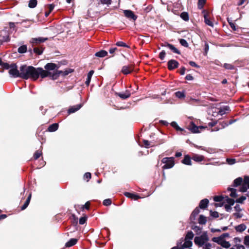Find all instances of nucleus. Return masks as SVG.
Returning <instances> with one entry per match:
<instances>
[{
    "mask_svg": "<svg viewBox=\"0 0 249 249\" xmlns=\"http://www.w3.org/2000/svg\"><path fill=\"white\" fill-rule=\"evenodd\" d=\"M161 162L165 164L162 166L163 169H170L175 165L174 158L173 157L164 158L161 160Z\"/></svg>",
    "mask_w": 249,
    "mask_h": 249,
    "instance_id": "3",
    "label": "nucleus"
},
{
    "mask_svg": "<svg viewBox=\"0 0 249 249\" xmlns=\"http://www.w3.org/2000/svg\"><path fill=\"white\" fill-rule=\"evenodd\" d=\"M209 203V201L208 199H203L200 201L198 207L201 209H205L208 207Z\"/></svg>",
    "mask_w": 249,
    "mask_h": 249,
    "instance_id": "16",
    "label": "nucleus"
},
{
    "mask_svg": "<svg viewBox=\"0 0 249 249\" xmlns=\"http://www.w3.org/2000/svg\"><path fill=\"white\" fill-rule=\"evenodd\" d=\"M88 219V217L86 215H85L83 217H81L79 219V224L80 225H83L86 223Z\"/></svg>",
    "mask_w": 249,
    "mask_h": 249,
    "instance_id": "48",
    "label": "nucleus"
},
{
    "mask_svg": "<svg viewBox=\"0 0 249 249\" xmlns=\"http://www.w3.org/2000/svg\"><path fill=\"white\" fill-rule=\"evenodd\" d=\"M107 55V52L105 50H101L96 52L95 55L98 57H104Z\"/></svg>",
    "mask_w": 249,
    "mask_h": 249,
    "instance_id": "30",
    "label": "nucleus"
},
{
    "mask_svg": "<svg viewBox=\"0 0 249 249\" xmlns=\"http://www.w3.org/2000/svg\"><path fill=\"white\" fill-rule=\"evenodd\" d=\"M0 40L2 42H8L10 40V37L9 36H2L0 35Z\"/></svg>",
    "mask_w": 249,
    "mask_h": 249,
    "instance_id": "50",
    "label": "nucleus"
},
{
    "mask_svg": "<svg viewBox=\"0 0 249 249\" xmlns=\"http://www.w3.org/2000/svg\"><path fill=\"white\" fill-rule=\"evenodd\" d=\"M41 155V153L39 152L38 151H36L34 155V159H38L40 157Z\"/></svg>",
    "mask_w": 249,
    "mask_h": 249,
    "instance_id": "62",
    "label": "nucleus"
},
{
    "mask_svg": "<svg viewBox=\"0 0 249 249\" xmlns=\"http://www.w3.org/2000/svg\"><path fill=\"white\" fill-rule=\"evenodd\" d=\"M244 243L248 248H249V235H247L245 237Z\"/></svg>",
    "mask_w": 249,
    "mask_h": 249,
    "instance_id": "57",
    "label": "nucleus"
},
{
    "mask_svg": "<svg viewBox=\"0 0 249 249\" xmlns=\"http://www.w3.org/2000/svg\"><path fill=\"white\" fill-rule=\"evenodd\" d=\"M124 195L128 197L131 198L132 199H134L135 200H137L138 199H140L141 198V197L137 195H136L135 194L131 193L129 192H125L124 193Z\"/></svg>",
    "mask_w": 249,
    "mask_h": 249,
    "instance_id": "17",
    "label": "nucleus"
},
{
    "mask_svg": "<svg viewBox=\"0 0 249 249\" xmlns=\"http://www.w3.org/2000/svg\"><path fill=\"white\" fill-rule=\"evenodd\" d=\"M27 51V46L25 45H23L20 46L18 49V52L20 53H23L26 52Z\"/></svg>",
    "mask_w": 249,
    "mask_h": 249,
    "instance_id": "37",
    "label": "nucleus"
},
{
    "mask_svg": "<svg viewBox=\"0 0 249 249\" xmlns=\"http://www.w3.org/2000/svg\"><path fill=\"white\" fill-rule=\"evenodd\" d=\"M162 46L168 47L174 53L178 54H181V52L177 48H176L173 45L168 42H165L164 44L162 45Z\"/></svg>",
    "mask_w": 249,
    "mask_h": 249,
    "instance_id": "11",
    "label": "nucleus"
},
{
    "mask_svg": "<svg viewBox=\"0 0 249 249\" xmlns=\"http://www.w3.org/2000/svg\"><path fill=\"white\" fill-rule=\"evenodd\" d=\"M246 199L247 197L246 196H242L239 198L236 199V200H234V203L236 202L237 203L243 204L244 201L246 200Z\"/></svg>",
    "mask_w": 249,
    "mask_h": 249,
    "instance_id": "40",
    "label": "nucleus"
},
{
    "mask_svg": "<svg viewBox=\"0 0 249 249\" xmlns=\"http://www.w3.org/2000/svg\"><path fill=\"white\" fill-rule=\"evenodd\" d=\"M210 215L214 218H218L219 217V213L217 212H213L212 210L210 211Z\"/></svg>",
    "mask_w": 249,
    "mask_h": 249,
    "instance_id": "54",
    "label": "nucleus"
},
{
    "mask_svg": "<svg viewBox=\"0 0 249 249\" xmlns=\"http://www.w3.org/2000/svg\"><path fill=\"white\" fill-rule=\"evenodd\" d=\"M9 73L13 77H21V71H19L15 63H12V66L9 71Z\"/></svg>",
    "mask_w": 249,
    "mask_h": 249,
    "instance_id": "4",
    "label": "nucleus"
},
{
    "mask_svg": "<svg viewBox=\"0 0 249 249\" xmlns=\"http://www.w3.org/2000/svg\"><path fill=\"white\" fill-rule=\"evenodd\" d=\"M180 18L185 21H187L189 19V14L186 12H183L180 14Z\"/></svg>",
    "mask_w": 249,
    "mask_h": 249,
    "instance_id": "33",
    "label": "nucleus"
},
{
    "mask_svg": "<svg viewBox=\"0 0 249 249\" xmlns=\"http://www.w3.org/2000/svg\"><path fill=\"white\" fill-rule=\"evenodd\" d=\"M221 246L223 248L227 249L230 247V244L229 243V242H227L224 240L222 242Z\"/></svg>",
    "mask_w": 249,
    "mask_h": 249,
    "instance_id": "52",
    "label": "nucleus"
},
{
    "mask_svg": "<svg viewBox=\"0 0 249 249\" xmlns=\"http://www.w3.org/2000/svg\"><path fill=\"white\" fill-rule=\"evenodd\" d=\"M91 174L89 172L86 173L84 175V178L85 179H87V181H88L89 179L91 178Z\"/></svg>",
    "mask_w": 249,
    "mask_h": 249,
    "instance_id": "56",
    "label": "nucleus"
},
{
    "mask_svg": "<svg viewBox=\"0 0 249 249\" xmlns=\"http://www.w3.org/2000/svg\"><path fill=\"white\" fill-rule=\"evenodd\" d=\"M200 237L204 242V243L207 242L209 240V238L206 232L203 233V234Z\"/></svg>",
    "mask_w": 249,
    "mask_h": 249,
    "instance_id": "47",
    "label": "nucleus"
},
{
    "mask_svg": "<svg viewBox=\"0 0 249 249\" xmlns=\"http://www.w3.org/2000/svg\"><path fill=\"white\" fill-rule=\"evenodd\" d=\"M44 50V48L42 47H34L33 50L30 49H29L28 52L30 53V54L31 57H33V52L37 55H40L42 53Z\"/></svg>",
    "mask_w": 249,
    "mask_h": 249,
    "instance_id": "10",
    "label": "nucleus"
},
{
    "mask_svg": "<svg viewBox=\"0 0 249 249\" xmlns=\"http://www.w3.org/2000/svg\"><path fill=\"white\" fill-rule=\"evenodd\" d=\"M31 194H30L24 204L21 207V210H25L28 206L31 200Z\"/></svg>",
    "mask_w": 249,
    "mask_h": 249,
    "instance_id": "29",
    "label": "nucleus"
},
{
    "mask_svg": "<svg viewBox=\"0 0 249 249\" xmlns=\"http://www.w3.org/2000/svg\"><path fill=\"white\" fill-rule=\"evenodd\" d=\"M175 95L179 99L184 98L185 97V92L184 91H178L175 92Z\"/></svg>",
    "mask_w": 249,
    "mask_h": 249,
    "instance_id": "39",
    "label": "nucleus"
},
{
    "mask_svg": "<svg viewBox=\"0 0 249 249\" xmlns=\"http://www.w3.org/2000/svg\"><path fill=\"white\" fill-rule=\"evenodd\" d=\"M12 66V64H9L7 63H5V62H3V63L2 64V65H1V67L3 69H4L5 70L10 69Z\"/></svg>",
    "mask_w": 249,
    "mask_h": 249,
    "instance_id": "49",
    "label": "nucleus"
},
{
    "mask_svg": "<svg viewBox=\"0 0 249 249\" xmlns=\"http://www.w3.org/2000/svg\"><path fill=\"white\" fill-rule=\"evenodd\" d=\"M124 16L129 19H133L134 21H135L138 17L135 15L134 12L130 10H125L124 11Z\"/></svg>",
    "mask_w": 249,
    "mask_h": 249,
    "instance_id": "9",
    "label": "nucleus"
},
{
    "mask_svg": "<svg viewBox=\"0 0 249 249\" xmlns=\"http://www.w3.org/2000/svg\"><path fill=\"white\" fill-rule=\"evenodd\" d=\"M48 40L47 37H38L37 38H32V43L33 44H39Z\"/></svg>",
    "mask_w": 249,
    "mask_h": 249,
    "instance_id": "18",
    "label": "nucleus"
},
{
    "mask_svg": "<svg viewBox=\"0 0 249 249\" xmlns=\"http://www.w3.org/2000/svg\"><path fill=\"white\" fill-rule=\"evenodd\" d=\"M116 94L123 100L128 98L131 95L130 91L128 90H126L124 92L116 93Z\"/></svg>",
    "mask_w": 249,
    "mask_h": 249,
    "instance_id": "14",
    "label": "nucleus"
},
{
    "mask_svg": "<svg viewBox=\"0 0 249 249\" xmlns=\"http://www.w3.org/2000/svg\"><path fill=\"white\" fill-rule=\"evenodd\" d=\"M171 125L174 127L177 131H179L181 132L182 134H184L183 132H185V130L180 128L176 122H172L170 124Z\"/></svg>",
    "mask_w": 249,
    "mask_h": 249,
    "instance_id": "26",
    "label": "nucleus"
},
{
    "mask_svg": "<svg viewBox=\"0 0 249 249\" xmlns=\"http://www.w3.org/2000/svg\"><path fill=\"white\" fill-rule=\"evenodd\" d=\"M227 20L229 24L230 25L231 28L232 30H233V21L232 19V18H227Z\"/></svg>",
    "mask_w": 249,
    "mask_h": 249,
    "instance_id": "59",
    "label": "nucleus"
},
{
    "mask_svg": "<svg viewBox=\"0 0 249 249\" xmlns=\"http://www.w3.org/2000/svg\"><path fill=\"white\" fill-rule=\"evenodd\" d=\"M58 126H59L58 124H57V123L53 124L48 127L47 130H46L45 131L46 132L48 131V132H54L58 129Z\"/></svg>",
    "mask_w": 249,
    "mask_h": 249,
    "instance_id": "21",
    "label": "nucleus"
},
{
    "mask_svg": "<svg viewBox=\"0 0 249 249\" xmlns=\"http://www.w3.org/2000/svg\"><path fill=\"white\" fill-rule=\"evenodd\" d=\"M90 203L89 201H87L86 202L85 205H83L81 207V209L82 211H84V209H86L87 210H89L90 208Z\"/></svg>",
    "mask_w": 249,
    "mask_h": 249,
    "instance_id": "46",
    "label": "nucleus"
},
{
    "mask_svg": "<svg viewBox=\"0 0 249 249\" xmlns=\"http://www.w3.org/2000/svg\"><path fill=\"white\" fill-rule=\"evenodd\" d=\"M165 55V52L164 50H162L159 54V58L162 60L164 59Z\"/></svg>",
    "mask_w": 249,
    "mask_h": 249,
    "instance_id": "60",
    "label": "nucleus"
},
{
    "mask_svg": "<svg viewBox=\"0 0 249 249\" xmlns=\"http://www.w3.org/2000/svg\"><path fill=\"white\" fill-rule=\"evenodd\" d=\"M248 189H249L248 184L245 183L244 178L243 183L240 185L239 191L241 192L244 193L247 191Z\"/></svg>",
    "mask_w": 249,
    "mask_h": 249,
    "instance_id": "32",
    "label": "nucleus"
},
{
    "mask_svg": "<svg viewBox=\"0 0 249 249\" xmlns=\"http://www.w3.org/2000/svg\"><path fill=\"white\" fill-rule=\"evenodd\" d=\"M115 45L119 47H123L127 48H130V46L127 45L123 41H118L116 43Z\"/></svg>",
    "mask_w": 249,
    "mask_h": 249,
    "instance_id": "43",
    "label": "nucleus"
},
{
    "mask_svg": "<svg viewBox=\"0 0 249 249\" xmlns=\"http://www.w3.org/2000/svg\"><path fill=\"white\" fill-rule=\"evenodd\" d=\"M225 204L224 206L227 211H229L231 209V206L233 205V198H230L228 196H226L224 201Z\"/></svg>",
    "mask_w": 249,
    "mask_h": 249,
    "instance_id": "7",
    "label": "nucleus"
},
{
    "mask_svg": "<svg viewBox=\"0 0 249 249\" xmlns=\"http://www.w3.org/2000/svg\"><path fill=\"white\" fill-rule=\"evenodd\" d=\"M223 28L224 31L225 32V33L226 34H227L228 35H231V33L232 32V31L230 30L228 28V26L226 25L225 23H223Z\"/></svg>",
    "mask_w": 249,
    "mask_h": 249,
    "instance_id": "44",
    "label": "nucleus"
},
{
    "mask_svg": "<svg viewBox=\"0 0 249 249\" xmlns=\"http://www.w3.org/2000/svg\"><path fill=\"white\" fill-rule=\"evenodd\" d=\"M243 179L241 177H239L234 179V187L242 184Z\"/></svg>",
    "mask_w": 249,
    "mask_h": 249,
    "instance_id": "36",
    "label": "nucleus"
},
{
    "mask_svg": "<svg viewBox=\"0 0 249 249\" xmlns=\"http://www.w3.org/2000/svg\"><path fill=\"white\" fill-rule=\"evenodd\" d=\"M192 229L196 232H200L202 228L197 226H192Z\"/></svg>",
    "mask_w": 249,
    "mask_h": 249,
    "instance_id": "63",
    "label": "nucleus"
},
{
    "mask_svg": "<svg viewBox=\"0 0 249 249\" xmlns=\"http://www.w3.org/2000/svg\"><path fill=\"white\" fill-rule=\"evenodd\" d=\"M57 69L56 71H53L52 75V80H54L59 78L60 76H64V71H60Z\"/></svg>",
    "mask_w": 249,
    "mask_h": 249,
    "instance_id": "12",
    "label": "nucleus"
},
{
    "mask_svg": "<svg viewBox=\"0 0 249 249\" xmlns=\"http://www.w3.org/2000/svg\"><path fill=\"white\" fill-rule=\"evenodd\" d=\"M189 129L193 133H199V127L193 122H191L188 125Z\"/></svg>",
    "mask_w": 249,
    "mask_h": 249,
    "instance_id": "13",
    "label": "nucleus"
},
{
    "mask_svg": "<svg viewBox=\"0 0 249 249\" xmlns=\"http://www.w3.org/2000/svg\"><path fill=\"white\" fill-rule=\"evenodd\" d=\"M200 213V210L199 207L196 208L193 211L190 219L191 221H193L195 220L196 217L198 214V213Z\"/></svg>",
    "mask_w": 249,
    "mask_h": 249,
    "instance_id": "20",
    "label": "nucleus"
},
{
    "mask_svg": "<svg viewBox=\"0 0 249 249\" xmlns=\"http://www.w3.org/2000/svg\"><path fill=\"white\" fill-rule=\"evenodd\" d=\"M70 218L71 219L72 225L73 226H76L78 223V218L74 214H72Z\"/></svg>",
    "mask_w": 249,
    "mask_h": 249,
    "instance_id": "35",
    "label": "nucleus"
},
{
    "mask_svg": "<svg viewBox=\"0 0 249 249\" xmlns=\"http://www.w3.org/2000/svg\"><path fill=\"white\" fill-rule=\"evenodd\" d=\"M207 222L206 217L203 215H200L198 218V223L200 224L204 225Z\"/></svg>",
    "mask_w": 249,
    "mask_h": 249,
    "instance_id": "34",
    "label": "nucleus"
},
{
    "mask_svg": "<svg viewBox=\"0 0 249 249\" xmlns=\"http://www.w3.org/2000/svg\"><path fill=\"white\" fill-rule=\"evenodd\" d=\"M134 69V64H130L128 66H124L121 70V72L124 75L131 73Z\"/></svg>",
    "mask_w": 249,
    "mask_h": 249,
    "instance_id": "5",
    "label": "nucleus"
},
{
    "mask_svg": "<svg viewBox=\"0 0 249 249\" xmlns=\"http://www.w3.org/2000/svg\"><path fill=\"white\" fill-rule=\"evenodd\" d=\"M226 196H224L223 195L216 196H214L213 200L215 202H224V201H225Z\"/></svg>",
    "mask_w": 249,
    "mask_h": 249,
    "instance_id": "31",
    "label": "nucleus"
},
{
    "mask_svg": "<svg viewBox=\"0 0 249 249\" xmlns=\"http://www.w3.org/2000/svg\"><path fill=\"white\" fill-rule=\"evenodd\" d=\"M192 158L188 155H185L184 156V159L181 160V163L187 165H191L192 161H191Z\"/></svg>",
    "mask_w": 249,
    "mask_h": 249,
    "instance_id": "19",
    "label": "nucleus"
},
{
    "mask_svg": "<svg viewBox=\"0 0 249 249\" xmlns=\"http://www.w3.org/2000/svg\"><path fill=\"white\" fill-rule=\"evenodd\" d=\"M192 159L196 162H200L204 160V157L202 155L195 154L192 157Z\"/></svg>",
    "mask_w": 249,
    "mask_h": 249,
    "instance_id": "25",
    "label": "nucleus"
},
{
    "mask_svg": "<svg viewBox=\"0 0 249 249\" xmlns=\"http://www.w3.org/2000/svg\"><path fill=\"white\" fill-rule=\"evenodd\" d=\"M59 67L60 65L56 64L53 63H48L44 66V69L45 70H43V68L40 67L38 68V70L40 71L41 78L49 77L51 79H52V75L53 72H51V71H56L57 69H59Z\"/></svg>",
    "mask_w": 249,
    "mask_h": 249,
    "instance_id": "2",
    "label": "nucleus"
},
{
    "mask_svg": "<svg viewBox=\"0 0 249 249\" xmlns=\"http://www.w3.org/2000/svg\"><path fill=\"white\" fill-rule=\"evenodd\" d=\"M247 228V226L244 224H240L237 226L234 227V229L237 232H242L244 231Z\"/></svg>",
    "mask_w": 249,
    "mask_h": 249,
    "instance_id": "24",
    "label": "nucleus"
},
{
    "mask_svg": "<svg viewBox=\"0 0 249 249\" xmlns=\"http://www.w3.org/2000/svg\"><path fill=\"white\" fill-rule=\"evenodd\" d=\"M179 41L182 46H183L185 47H188V43H187V42L186 41V40L185 39L181 38L179 40Z\"/></svg>",
    "mask_w": 249,
    "mask_h": 249,
    "instance_id": "51",
    "label": "nucleus"
},
{
    "mask_svg": "<svg viewBox=\"0 0 249 249\" xmlns=\"http://www.w3.org/2000/svg\"><path fill=\"white\" fill-rule=\"evenodd\" d=\"M206 0H198L197 5L199 9H201L203 7Z\"/></svg>",
    "mask_w": 249,
    "mask_h": 249,
    "instance_id": "45",
    "label": "nucleus"
},
{
    "mask_svg": "<svg viewBox=\"0 0 249 249\" xmlns=\"http://www.w3.org/2000/svg\"><path fill=\"white\" fill-rule=\"evenodd\" d=\"M224 239H223L222 237L220 236L219 237H214L212 238V241L214 242L217 243L218 244H221L222 242L223 241Z\"/></svg>",
    "mask_w": 249,
    "mask_h": 249,
    "instance_id": "38",
    "label": "nucleus"
},
{
    "mask_svg": "<svg viewBox=\"0 0 249 249\" xmlns=\"http://www.w3.org/2000/svg\"><path fill=\"white\" fill-rule=\"evenodd\" d=\"M194 242L195 244L197 245L198 247H202L204 246L205 243L201 239L200 236H196L194 239Z\"/></svg>",
    "mask_w": 249,
    "mask_h": 249,
    "instance_id": "22",
    "label": "nucleus"
},
{
    "mask_svg": "<svg viewBox=\"0 0 249 249\" xmlns=\"http://www.w3.org/2000/svg\"><path fill=\"white\" fill-rule=\"evenodd\" d=\"M78 241V240L76 238H71L68 242H67L65 246L66 247H70L75 245Z\"/></svg>",
    "mask_w": 249,
    "mask_h": 249,
    "instance_id": "27",
    "label": "nucleus"
},
{
    "mask_svg": "<svg viewBox=\"0 0 249 249\" xmlns=\"http://www.w3.org/2000/svg\"><path fill=\"white\" fill-rule=\"evenodd\" d=\"M112 201L111 199L108 198L106 199L103 201V205L106 206L110 205L111 204Z\"/></svg>",
    "mask_w": 249,
    "mask_h": 249,
    "instance_id": "53",
    "label": "nucleus"
},
{
    "mask_svg": "<svg viewBox=\"0 0 249 249\" xmlns=\"http://www.w3.org/2000/svg\"><path fill=\"white\" fill-rule=\"evenodd\" d=\"M94 71L93 70H91L88 73L87 78L86 81L85 82V84L87 86H89V83L91 81V77H92L93 74L94 73Z\"/></svg>",
    "mask_w": 249,
    "mask_h": 249,
    "instance_id": "28",
    "label": "nucleus"
},
{
    "mask_svg": "<svg viewBox=\"0 0 249 249\" xmlns=\"http://www.w3.org/2000/svg\"><path fill=\"white\" fill-rule=\"evenodd\" d=\"M82 107V104H80L76 105L75 106H73L72 107H70L68 110V113L70 114L78 110L81 107Z\"/></svg>",
    "mask_w": 249,
    "mask_h": 249,
    "instance_id": "15",
    "label": "nucleus"
},
{
    "mask_svg": "<svg viewBox=\"0 0 249 249\" xmlns=\"http://www.w3.org/2000/svg\"><path fill=\"white\" fill-rule=\"evenodd\" d=\"M184 243L180 246L181 249L189 248L192 246L193 243L190 240H186L184 239Z\"/></svg>",
    "mask_w": 249,
    "mask_h": 249,
    "instance_id": "23",
    "label": "nucleus"
},
{
    "mask_svg": "<svg viewBox=\"0 0 249 249\" xmlns=\"http://www.w3.org/2000/svg\"><path fill=\"white\" fill-rule=\"evenodd\" d=\"M37 3V0H30L28 3V6L31 8H33L36 6Z\"/></svg>",
    "mask_w": 249,
    "mask_h": 249,
    "instance_id": "41",
    "label": "nucleus"
},
{
    "mask_svg": "<svg viewBox=\"0 0 249 249\" xmlns=\"http://www.w3.org/2000/svg\"><path fill=\"white\" fill-rule=\"evenodd\" d=\"M202 13L203 14L204 22L206 23V24L213 27V23L212 21H211L210 19L209 12H207L206 10H203L202 11Z\"/></svg>",
    "mask_w": 249,
    "mask_h": 249,
    "instance_id": "8",
    "label": "nucleus"
},
{
    "mask_svg": "<svg viewBox=\"0 0 249 249\" xmlns=\"http://www.w3.org/2000/svg\"><path fill=\"white\" fill-rule=\"evenodd\" d=\"M194 236V234L193 232L190 231H189L187 232L184 239H186V240H191L193 238Z\"/></svg>",
    "mask_w": 249,
    "mask_h": 249,
    "instance_id": "42",
    "label": "nucleus"
},
{
    "mask_svg": "<svg viewBox=\"0 0 249 249\" xmlns=\"http://www.w3.org/2000/svg\"><path fill=\"white\" fill-rule=\"evenodd\" d=\"M189 64L192 67H195L196 68H199L200 67V66L199 65H198L197 64H196V62H195L194 61H190L189 62Z\"/></svg>",
    "mask_w": 249,
    "mask_h": 249,
    "instance_id": "64",
    "label": "nucleus"
},
{
    "mask_svg": "<svg viewBox=\"0 0 249 249\" xmlns=\"http://www.w3.org/2000/svg\"><path fill=\"white\" fill-rule=\"evenodd\" d=\"M179 63L176 60L171 59L167 62V68L169 70L173 71L179 66Z\"/></svg>",
    "mask_w": 249,
    "mask_h": 249,
    "instance_id": "6",
    "label": "nucleus"
},
{
    "mask_svg": "<svg viewBox=\"0 0 249 249\" xmlns=\"http://www.w3.org/2000/svg\"><path fill=\"white\" fill-rule=\"evenodd\" d=\"M74 71L73 69L68 68L64 71V76L68 75L69 73L72 72Z\"/></svg>",
    "mask_w": 249,
    "mask_h": 249,
    "instance_id": "55",
    "label": "nucleus"
},
{
    "mask_svg": "<svg viewBox=\"0 0 249 249\" xmlns=\"http://www.w3.org/2000/svg\"><path fill=\"white\" fill-rule=\"evenodd\" d=\"M9 28L12 29H13L15 31H17V28L16 27L15 23L14 22H9Z\"/></svg>",
    "mask_w": 249,
    "mask_h": 249,
    "instance_id": "61",
    "label": "nucleus"
},
{
    "mask_svg": "<svg viewBox=\"0 0 249 249\" xmlns=\"http://www.w3.org/2000/svg\"><path fill=\"white\" fill-rule=\"evenodd\" d=\"M20 71H21V78L27 80L29 78L34 81L36 80L39 77H41L40 71L32 66H27L26 65H22L19 68Z\"/></svg>",
    "mask_w": 249,
    "mask_h": 249,
    "instance_id": "1",
    "label": "nucleus"
},
{
    "mask_svg": "<svg viewBox=\"0 0 249 249\" xmlns=\"http://www.w3.org/2000/svg\"><path fill=\"white\" fill-rule=\"evenodd\" d=\"M209 49V46L208 43L205 41L204 45V55H207Z\"/></svg>",
    "mask_w": 249,
    "mask_h": 249,
    "instance_id": "58",
    "label": "nucleus"
}]
</instances>
